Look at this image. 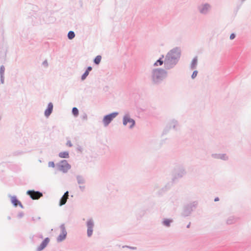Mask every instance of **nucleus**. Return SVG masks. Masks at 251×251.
Segmentation results:
<instances>
[{
	"instance_id": "obj_8",
	"label": "nucleus",
	"mask_w": 251,
	"mask_h": 251,
	"mask_svg": "<svg viewBox=\"0 0 251 251\" xmlns=\"http://www.w3.org/2000/svg\"><path fill=\"white\" fill-rule=\"evenodd\" d=\"M49 242L50 239L49 238H45L41 245L38 247L37 250L40 251L43 250L47 246Z\"/></svg>"
},
{
	"instance_id": "obj_7",
	"label": "nucleus",
	"mask_w": 251,
	"mask_h": 251,
	"mask_svg": "<svg viewBox=\"0 0 251 251\" xmlns=\"http://www.w3.org/2000/svg\"><path fill=\"white\" fill-rule=\"evenodd\" d=\"M87 235L88 236H91L93 233V227L94 226V223L92 220H89L87 223Z\"/></svg>"
},
{
	"instance_id": "obj_12",
	"label": "nucleus",
	"mask_w": 251,
	"mask_h": 251,
	"mask_svg": "<svg viewBox=\"0 0 251 251\" xmlns=\"http://www.w3.org/2000/svg\"><path fill=\"white\" fill-rule=\"evenodd\" d=\"M66 232L64 230L62 231V233L58 237V241H61L66 238Z\"/></svg>"
},
{
	"instance_id": "obj_18",
	"label": "nucleus",
	"mask_w": 251,
	"mask_h": 251,
	"mask_svg": "<svg viewBox=\"0 0 251 251\" xmlns=\"http://www.w3.org/2000/svg\"><path fill=\"white\" fill-rule=\"evenodd\" d=\"M72 113L75 116H77L78 115V110L76 107H74L72 109Z\"/></svg>"
},
{
	"instance_id": "obj_10",
	"label": "nucleus",
	"mask_w": 251,
	"mask_h": 251,
	"mask_svg": "<svg viewBox=\"0 0 251 251\" xmlns=\"http://www.w3.org/2000/svg\"><path fill=\"white\" fill-rule=\"evenodd\" d=\"M53 110V104L50 102L49 103L47 109L45 111V115L46 117H48L51 113Z\"/></svg>"
},
{
	"instance_id": "obj_14",
	"label": "nucleus",
	"mask_w": 251,
	"mask_h": 251,
	"mask_svg": "<svg viewBox=\"0 0 251 251\" xmlns=\"http://www.w3.org/2000/svg\"><path fill=\"white\" fill-rule=\"evenodd\" d=\"M209 8V6L207 4H205L202 6V7L200 10V11L202 13H205Z\"/></svg>"
},
{
	"instance_id": "obj_20",
	"label": "nucleus",
	"mask_w": 251,
	"mask_h": 251,
	"mask_svg": "<svg viewBox=\"0 0 251 251\" xmlns=\"http://www.w3.org/2000/svg\"><path fill=\"white\" fill-rule=\"evenodd\" d=\"M163 64V61H162L161 59L158 60L155 63V66H158V65H161Z\"/></svg>"
},
{
	"instance_id": "obj_22",
	"label": "nucleus",
	"mask_w": 251,
	"mask_h": 251,
	"mask_svg": "<svg viewBox=\"0 0 251 251\" xmlns=\"http://www.w3.org/2000/svg\"><path fill=\"white\" fill-rule=\"evenodd\" d=\"M197 74H198V71H195L193 73V74H192V78H195V77L197 76Z\"/></svg>"
},
{
	"instance_id": "obj_4",
	"label": "nucleus",
	"mask_w": 251,
	"mask_h": 251,
	"mask_svg": "<svg viewBox=\"0 0 251 251\" xmlns=\"http://www.w3.org/2000/svg\"><path fill=\"white\" fill-rule=\"evenodd\" d=\"M27 194L29 195L33 200H38L43 196L42 193L33 190L28 191Z\"/></svg>"
},
{
	"instance_id": "obj_26",
	"label": "nucleus",
	"mask_w": 251,
	"mask_h": 251,
	"mask_svg": "<svg viewBox=\"0 0 251 251\" xmlns=\"http://www.w3.org/2000/svg\"><path fill=\"white\" fill-rule=\"evenodd\" d=\"M92 69V68L91 67H88L86 71H88V73H89V72L91 71Z\"/></svg>"
},
{
	"instance_id": "obj_13",
	"label": "nucleus",
	"mask_w": 251,
	"mask_h": 251,
	"mask_svg": "<svg viewBox=\"0 0 251 251\" xmlns=\"http://www.w3.org/2000/svg\"><path fill=\"white\" fill-rule=\"evenodd\" d=\"M197 62H198V59L197 57H195L194 58L192 61V63H191V68L192 69H194L196 68L197 65Z\"/></svg>"
},
{
	"instance_id": "obj_27",
	"label": "nucleus",
	"mask_w": 251,
	"mask_h": 251,
	"mask_svg": "<svg viewBox=\"0 0 251 251\" xmlns=\"http://www.w3.org/2000/svg\"><path fill=\"white\" fill-rule=\"evenodd\" d=\"M219 201V198H217L215 199V201Z\"/></svg>"
},
{
	"instance_id": "obj_19",
	"label": "nucleus",
	"mask_w": 251,
	"mask_h": 251,
	"mask_svg": "<svg viewBox=\"0 0 251 251\" xmlns=\"http://www.w3.org/2000/svg\"><path fill=\"white\" fill-rule=\"evenodd\" d=\"M89 75L88 71H86L84 73V74L82 75L81 79L82 80H84L86 77L88 76Z\"/></svg>"
},
{
	"instance_id": "obj_23",
	"label": "nucleus",
	"mask_w": 251,
	"mask_h": 251,
	"mask_svg": "<svg viewBox=\"0 0 251 251\" xmlns=\"http://www.w3.org/2000/svg\"><path fill=\"white\" fill-rule=\"evenodd\" d=\"M48 165L50 167L53 168L55 166L54 163L53 162H49Z\"/></svg>"
},
{
	"instance_id": "obj_21",
	"label": "nucleus",
	"mask_w": 251,
	"mask_h": 251,
	"mask_svg": "<svg viewBox=\"0 0 251 251\" xmlns=\"http://www.w3.org/2000/svg\"><path fill=\"white\" fill-rule=\"evenodd\" d=\"M171 222L172 221L171 220L167 219L164 221L163 223L166 226H169L170 224L171 223Z\"/></svg>"
},
{
	"instance_id": "obj_17",
	"label": "nucleus",
	"mask_w": 251,
	"mask_h": 251,
	"mask_svg": "<svg viewBox=\"0 0 251 251\" xmlns=\"http://www.w3.org/2000/svg\"><path fill=\"white\" fill-rule=\"evenodd\" d=\"M12 202L15 206H17L19 203H20V201L16 198L12 199Z\"/></svg>"
},
{
	"instance_id": "obj_25",
	"label": "nucleus",
	"mask_w": 251,
	"mask_h": 251,
	"mask_svg": "<svg viewBox=\"0 0 251 251\" xmlns=\"http://www.w3.org/2000/svg\"><path fill=\"white\" fill-rule=\"evenodd\" d=\"M235 34H233V33L231 34L230 35V39L231 40H232V39H234V38H235Z\"/></svg>"
},
{
	"instance_id": "obj_1",
	"label": "nucleus",
	"mask_w": 251,
	"mask_h": 251,
	"mask_svg": "<svg viewBox=\"0 0 251 251\" xmlns=\"http://www.w3.org/2000/svg\"><path fill=\"white\" fill-rule=\"evenodd\" d=\"M165 72L162 69H155L152 72V79L154 81H157L164 76Z\"/></svg>"
},
{
	"instance_id": "obj_3",
	"label": "nucleus",
	"mask_w": 251,
	"mask_h": 251,
	"mask_svg": "<svg viewBox=\"0 0 251 251\" xmlns=\"http://www.w3.org/2000/svg\"><path fill=\"white\" fill-rule=\"evenodd\" d=\"M117 115L118 113L114 112L105 116L103 119L104 125L107 126L111 122V121H112L113 119L117 116Z\"/></svg>"
},
{
	"instance_id": "obj_6",
	"label": "nucleus",
	"mask_w": 251,
	"mask_h": 251,
	"mask_svg": "<svg viewBox=\"0 0 251 251\" xmlns=\"http://www.w3.org/2000/svg\"><path fill=\"white\" fill-rule=\"evenodd\" d=\"M128 123L129 124V126L130 127H132L135 125V121L128 116H126L124 117L123 124L125 126H126Z\"/></svg>"
},
{
	"instance_id": "obj_15",
	"label": "nucleus",
	"mask_w": 251,
	"mask_h": 251,
	"mask_svg": "<svg viewBox=\"0 0 251 251\" xmlns=\"http://www.w3.org/2000/svg\"><path fill=\"white\" fill-rule=\"evenodd\" d=\"M101 59V56H100V55L97 56L94 59L95 63H96V64H99L100 63Z\"/></svg>"
},
{
	"instance_id": "obj_9",
	"label": "nucleus",
	"mask_w": 251,
	"mask_h": 251,
	"mask_svg": "<svg viewBox=\"0 0 251 251\" xmlns=\"http://www.w3.org/2000/svg\"><path fill=\"white\" fill-rule=\"evenodd\" d=\"M69 197V192L67 191L66 193H65L64 195L63 196V197L61 198L59 205L60 206H62L64 204H65L68 199Z\"/></svg>"
},
{
	"instance_id": "obj_5",
	"label": "nucleus",
	"mask_w": 251,
	"mask_h": 251,
	"mask_svg": "<svg viewBox=\"0 0 251 251\" xmlns=\"http://www.w3.org/2000/svg\"><path fill=\"white\" fill-rule=\"evenodd\" d=\"M71 168V166L66 160L62 161L59 165V170L63 172H67Z\"/></svg>"
},
{
	"instance_id": "obj_24",
	"label": "nucleus",
	"mask_w": 251,
	"mask_h": 251,
	"mask_svg": "<svg viewBox=\"0 0 251 251\" xmlns=\"http://www.w3.org/2000/svg\"><path fill=\"white\" fill-rule=\"evenodd\" d=\"M66 145H67V146H69V147H72V143H71V141H68L67 142Z\"/></svg>"
},
{
	"instance_id": "obj_11",
	"label": "nucleus",
	"mask_w": 251,
	"mask_h": 251,
	"mask_svg": "<svg viewBox=\"0 0 251 251\" xmlns=\"http://www.w3.org/2000/svg\"><path fill=\"white\" fill-rule=\"evenodd\" d=\"M59 156L60 158H69V155L68 151H63L59 153Z\"/></svg>"
},
{
	"instance_id": "obj_16",
	"label": "nucleus",
	"mask_w": 251,
	"mask_h": 251,
	"mask_svg": "<svg viewBox=\"0 0 251 251\" xmlns=\"http://www.w3.org/2000/svg\"><path fill=\"white\" fill-rule=\"evenodd\" d=\"M75 34L73 31H70L69 32V33L68 34V37L69 39H72L75 37Z\"/></svg>"
},
{
	"instance_id": "obj_2",
	"label": "nucleus",
	"mask_w": 251,
	"mask_h": 251,
	"mask_svg": "<svg viewBox=\"0 0 251 251\" xmlns=\"http://www.w3.org/2000/svg\"><path fill=\"white\" fill-rule=\"evenodd\" d=\"M180 55V52L177 49L173 50L168 53L167 55V58L168 61L176 60L179 58Z\"/></svg>"
}]
</instances>
